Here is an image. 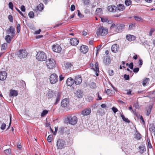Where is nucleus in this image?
<instances>
[{
	"instance_id": "38",
	"label": "nucleus",
	"mask_w": 155,
	"mask_h": 155,
	"mask_svg": "<svg viewBox=\"0 0 155 155\" xmlns=\"http://www.w3.org/2000/svg\"><path fill=\"white\" fill-rule=\"evenodd\" d=\"M89 86L92 89H95L96 87V84L94 82H91L89 84Z\"/></svg>"
},
{
	"instance_id": "14",
	"label": "nucleus",
	"mask_w": 155,
	"mask_h": 155,
	"mask_svg": "<svg viewBox=\"0 0 155 155\" xmlns=\"http://www.w3.org/2000/svg\"><path fill=\"white\" fill-rule=\"evenodd\" d=\"M79 42V40L75 38H72L70 40V43L73 46H76L78 43Z\"/></svg>"
},
{
	"instance_id": "12",
	"label": "nucleus",
	"mask_w": 155,
	"mask_h": 155,
	"mask_svg": "<svg viewBox=\"0 0 155 155\" xmlns=\"http://www.w3.org/2000/svg\"><path fill=\"white\" fill-rule=\"evenodd\" d=\"M74 81L75 84H80L82 82L81 78L79 75L75 77Z\"/></svg>"
},
{
	"instance_id": "39",
	"label": "nucleus",
	"mask_w": 155,
	"mask_h": 155,
	"mask_svg": "<svg viewBox=\"0 0 155 155\" xmlns=\"http://www.w3.org/2000/svg\"><path fill=\"white\" fill-rule=\"evenodd\" d=\"M4 152L7 155H10L11 154V149H6L4 150Z\"/></svg>"
},
{
	"instance_id": "22",
	"label": "nucleus",
	"mask_w": 155,
	"mask_h": 155,
	"mask_svg": "<svg viewBox=\"0 0 155 155\" xmlns=\"http://www.w3.org/2000/svg\"><path fill=\"white\" fill-rule=\"evenodd\" d=\"M117 7V10L120 12L123 11L125 8L124 5L121 4H119Z\"/></svg>"
},
{
	"instance_id": "35",
	"label": "nucleus",
	"mask_w": 155,
	"mask_h": 155,
	"mask_svg": "<svg viewBox=\"0 0 155 155\" xmlns=\"http://www.w3.org/2000/svg\"><path fill=\"white\" fill-rule=\"evenodd\" d=\"M8 47V44L6 43H4L2 45V51H5L7 49Z\"/></svg>"
},
{
	"instance_id": "55",
	"label": "nucleus",
	"mask_w": 155,
	"mask_h": 155,
	"mask_svg": "<svg viewBox=\"0 0 155 155\" xmlns=\"http://www.w3.org/2000/svg\"><path fill=\"white\" fill-rule=\"evenodd\" d=\"M112 109L113 111L115 113L117 112L118 110V109L114 107H112Z\"/></svg>"
},
{
	"instance_id": "61",
	"label": "nucleus",
	"mask_w": 155,
	"mask_h": 155,
	"mask_svg": "<svg viewBox=\"0 0 155 155\" xmlns=\"http://www.w3.org/2000/svg\"><path fill=\"white\" fill-rule=\"evenodd\" d=\"M134 106L136 109H138L139 108L138 103L137 102L134 104Z\"/></svg>"
},
{
	"instance_id": "16",
	"label": "nucleus",
	"mask_w": 155,
	"mask_h": 155,
	"mask_svg": "<svg viewBox=\"0 0 155 155\" xmlns=\"http://www.w3.org/2000/svg\"><path fill=\"white\" fill-rule=\"evenodd\" d=\"M7 33L8 34H10V33H11L12 35L11 36L12 37H14V35L15 34V31L14 27L13 26H11L9 29L7 31Z\"/></svg>"
},
{
	"instance_id": "19",
	"label": "nucleus",
	"mask_w": 155,
	"mask_h": 155,
	"mask_svg": "<svg viewBox=\"0 0 155 155\" xmlns=\"http://www.w3.org/2000/svg\"><path fill=\"white\" fill-rule=\"evenodd\" d=\"M119 49V47L117 44H114L111 47V50L112 52L116 53Z\"/></svg>"
},
{
	"instance_id": "23",
	"label": "nucleus",
	"mask_w": 155,
	"mask_h": 155,
	"mask_svg": "<svg viewBox=\"0 0 155 155\" xmlns=\"http://www.w3.org/2000/svg\"><path fill=\"white\" fill-rule=\"evenodd\" d=\"M75 94L76 96L79 98L82 97L83 95V93L81 90L77 91Z\"/></svg>"
},
{
	"instance_id": "49",
	"label": "nucleus",
	"mask_w": 155,
	"mask_h": 155,
	"mask_svg": "<svg viewBox=\"0 0 155 155\" xmlns=\"http://www.w3.org/2000/svg\"><path fill=\"white\" fill-rule=\"evenodd\" d=\"M83 1L85 5H87L90 3L89 0H83Z\"/></svg>"
},
{
	"instance_id": "34",
	"label": "nucleus",
	"mask_w": 155,
	"mask_h": 155,
	"mask_svg": "<svg viewBox=\"0 0 155 155\" xmlns=\"http://www.w3.org/2000/svg\"><path fill=\"white\" fill-rule=\"evenodd\" d=\"M96 13L98 15H101L103 14L102 9L101 8H97L95 11Z\"/></svg>"
},
{
	"instance_id": "10",
	"label": "nucleus",
	"mask_w": 155,
	"mask_h": 155,
	"mask_svg": "<svg viewBox=\"0 0 155 155\" xmlns=\"http://www.w3.org/2000/svg\"><path fill=\"white\" fill-rule=\"evenodd\" d=\"M7 76V73L5 71H0V80L4 81L5 80Z\"/></svg>"
},
{
	"instance_id": "63",
	"label": "nucleus",
	"mask_w": 155,
	"mask_h": 155,
	"mask_svg": "<svg viewBox=\"0 0 155 155\" xmlns=\"http://www.w3.org/2000/svg\"><path fill=\"white\" fill-rule=\"evenodd\" d=\"M75 6L74 5H72L71 7V11H73L75 10Z\"/></svg>"
},
{
	"instance_id": "17",
	"label": "nucleus",
	"mask_w": 155,
	"mask_h": 155,
	"mask_svg": "<svg viewBox=\"0 0 155 155\" xmlns=\"http://www.w3.org/2000/svg\"><path fill=\"white\" fill-rule=\"evenodd\" d=\"M74 82V81L73 79L71 78H70L67 79L66 81V84L68 86L71 87L73 85Z\"/></svg>"
},
{
	"instance_id": "45",
	"label": "nucleus",
	"mask_w": 155,
	"mask_h": 155,
	"mask_svg": "<svg viewBox=\"0 0 155 155\" xmlns=\"http://www.w3.org/2000/svg\"><path fill=\"white\" fill-rule=\"evenodd\" d=\"M132 112L135 114L136 116L138 118H140L141 116L138 113H137L136 112V110L134 109V110H132Z\"/></svg>"
},
{
	"instance_id": "8",
	"label": "nucleus",
	"mask_w": 155,
	"mask_h": 155,
	"mask_svg": "<svg viewBox=\"0 0 155 155\" xmlns=\"http://www.w3.org/2000/svg\"><path fill=\"white\" fill-rule=\"evenodd\" d=\"M52 49L54 52L59 53L61 51L62 49L59 45L55 44L52 46Z\"/></svg>"
},
{
	"instance_id": "33",
	"label": "nucleus",
	"mask_w": 155,
	"mask_h": 155,
	"mask_svg": "<svg viewBox=\"0 0 155 155\" xmlns=\"http://www.w3.org/2000/svg\"><path fill=\"white\" fill-rule=\"evenodd\" d=\"M139 148L140 150L139 152L141 154L143 153L146 150L145 147L143 145L140 146Z\"/></svg>"
},
{
	"instance_id": "7",
	"label": "nucleus",
	"mask_w": 155,
	"mask_h": 155,
	"mask_svg": "<svg viewBox=\"0 0 155 155\" xmlns=\"http://www.w3.org/2000/svg\"><path fill=\"white\" fill-rule=\"evenodd\" d=\"M65 142L63 140H58L57 143V146L58 149H62L64 147Z\"/></svg>"
},
{
	"instance_id": "42",
	"label": "nucleus",
	"mask_w": 155,
	"mask_h": 155,
	"mask_svg": "<svg viewBox=\"0 0 155 155\" xmlns=\"http://www.w3.org/2000/svg\"><path fill=\"white\" fill-rule=\"evenodd\" d=\"M48 110H44L42 111V113L41 114V116L42 117H43L47 114L48 113Z\"/></svg>"
},
{
	"instance_id": "58",
	"label": "nucleus",
	"mask_w": 155,
	"mask_h": 155,
	"mask_svg": "<svg viewBox=\"0 0 155 155\" xmlns=\"http://www.w3.org/2000/svg\"><path fill=\"white\" fill-rule=\"evenodd\" d=\"M154 29L153 28H151V29L150 31L149 32V35L150 36H151L152 35V34L153 33L154 31Z\"/></svg>"
},
{
	"instance_id": "37",
	"label": "nucleus",
	"mask_w": 155,
	"mask_h": 155,
	"mask_svg": "<svg viewBox=\"0 0 155 155\" xmlns=\"http://www.w3.org/2000/svg\"><path fill=\"white\" fill-rule=\"evenodd\" d=\"M64 65L65 68L67 69H69L70 68L72 65L69 62L66 63Z\"/></svg>"
},
{
	"instance_id": "29",
	"label": "nucleus",
	"mask_w": 155,
	"mask_h": 155,
	"mask_svg": "<svg viewBox=\"0 0 155 155\" xmlns=\"http://www.w3.org/2000/svg\"><path fill=\"white\" fill-rule=\"evenodd\" d=\"M149 130L150 132H155V125L154 124H150L149 125Z\"/></svg>"
},
{
	"instance_id": "5",
	"label": "nucleus",
	"mask_w": 155,
	"mask_h": 155,
	"mask_svg": "<svg viewBox=\"0 0 155 155\" xmlns=\"http://www.w3.org/2000/svg\"><path fill=\"white\" fill-rule=\"evenodd\" d=\"M58 76L56 74H53L50 77V82L51 84H55L58 82Z\"/></svg>"
},
{
	"instance_id": "21",
	"label": "nucleus",
	"mask_w": 155,
	"mask_h": 155,
	"mask_svg": "<svg viewBox=\"0 0 155 155\" xmlns=\"http://www.w3.org/2000/svg\"><path fill=\"white\" fill-rule=\"evenodd\" d=\"M126 39L130 41H134L136 39V37L132 35H128L126 36Z\"/></svg>"
},
{
	"instance_id": "9",
	"label": "nucleus",
	"mask_w": 155,
	"mask_h": 155,
	"mask_svg": "<svg viewBox=\"0 0 155 155\" xmlns=\"http://www.w3.org/2000/svg\"><path fill=\"white\" fill-rule=\"evenodd\" d=\"M125 25L123 24H118L116 26V30H115V33H118L121 31L122 29L124 28Z\"/></svg>"
},
{
	"instance_id": "52",
	"label": "nucleus",
	"mask_w": 155,
	"mask_h": 155,
	"mask_svg": "<svg viewBox=\"0 0 155 155\" xmlns=\"http://www.w3.org/2000/svg\"><path fill=\"white\" fill-rule=\"evenodd\" d=\"M93 99V97L91 96H88L86 98V100L88 101H91Z\"/></svg>"
},
{
	"instance_id": "24",
	"label": "nucleus",
	"mask_w": 155,
	"mask_h": 155,
	"mask_svg": "<svg viewBox=\"0 0 155 155\" xmlns=\"http://www.w3.org/2000/svg\"><path fill=\"white\" fill-rule=\"evenodd\" d=\"M61 93L60 92H58L57 94V96L56 98V100L54 103L55 105H56L58 103L59 101L61 98Z\"/></svg>"
},
{
	"instance_id": "2",
	"label": "nucleus",
	"mask_w": 155,
	"mask_h": 155,
	"mask_svg": "<svg viewBox=\"0 0 155 155\" xmlns=\"http://www.w3.org/2000/svg\"><path fill=\"white\" fill-rule=\"evenodd\" d=\"M46 64L48 69H51L55 67L56 63L54 59L48 58L46 61Z\"/></svg>"
},
{
	"instance_id": "20",
	"label": "nucleus",
	"mask_w": 155,
	"mask_h": 155,
	"mask_svg": "<svg viewBox=\"0 0 155 155\" xmlns=\"http://www.w3.org/2000/svg\"><path fill=\"white\" fill-rule=\"evenodd\" d=\"M54 93L51 91L49 90L47 92L46 96L48 97V99L51 98L54 95Z\"/></svg>"
},
{
	"instance_id": "1",
	"label": "nucleus",
	"mask_w": 155,
	"mask_h": 155,
	"mask_svg": "<svg viewBox=\"0 0 155 155\" xmlns=\"http://www.w3.org/2000/svg\"><path fill=\"white\" fill-rule=\"evenodd\" d=\"M36 58L38 61H45L47 58L46 54L43 51H40L37 52Z\"/></svg>"
},
{
	"instance_id": "64",
	"label": "nucleus",
	"mask_w": 155,
	"mask_h": 155,
	"mask_svg": "<svg viewBox=\"0 0 155 155\" xmlns=\"http://www.w3.org/2000/svg\"><path fill=\"white\" fill-rule=\"evenodd\" d=\"M133 64L132 62H131L129 65V68L131 69H133Z\"/></svg>"
},
{
	"instance_id": "43",
	"label": "nucleus",
	"mask_w": 155,
	"mask_h": 155,
	"mask_svg": "<svg viewBox=\"0 0 155 155\" xmlns=\"http://www.w3.org/2000/svg\"><path fill=\"white\" fill-rule=\"evenodd\" d=\"M134 18L136 21H140L141 20H142V18L140 17L135 16H134Z\"/></svg>"
},
{
	"instance_id": "62",
	"label": "nucleus",
	"mask_w": 155,
	"mask_h": 155,
	"mask_svg": "<svg viewBox=\"0 0 155 155\" xmlns=\"http://www.w3.org/2000/svg\"><path fill=\"white\" fill-rule=\"evenodd\" d=\"M109 74L110 76H112L114 74V72L113 70H110L109 71Z\"/></svg>"
},
{
	"instance_id": "51",
	"label": "nucleus",
	"mask_w": 155,
	"mask_h": 155,
	"mask_svg": "<svg viewBox=\"0 0 155 155\" xmlns=\"http://www.w3.org/2000/svg\"><path fill=\"white\" fill-rule=\"evenodd\" d=\"M6 124L4 123H3L1 127V129L2 130H4L5 129V127H6Z\"/></svg>"
},
{
	"instance_id": "54",
	"label": "nucleus",
	"mask_w": 155,
	"mask_h": 155,
	"mask_svg": "<svg viewBox=\"0 0 155 155\" xmlns=\"http://www.w3.org/2000/svg\"><path fill=\"white\" fill-rule=\"evenodd\" d=\"M124 78L126 80H129V76L128 75L125 74L124 75Z\"/></svg>"
},
{
	"instance_id": "18",
	"label": "nucleus",
	"mask_w": 155,
	"mask_h": 155,
	"mask_svg": "<svg viewBox=\"0 0 155 155\" xmlns=\"http://www.w3.org/2000/svg\"><path fill=\"white\" fill-rule=\"evenodd\" d=\"M91 110L90 108H87L84 110L81 113V114L84 116L88 115L91 112Z\"/></svg>"
},
{
	"instance_id": "25",
	"label": "nucleus",
	"mask_w": 155,
	"mask_h": 155,
	"mask_svg": "<svg viewBox=\"0 0 155 155\" xmlns=\"http://www.w3.org/2000/svg\"><path fill=\"white\" fill-rule=\"evenodd\" d=\"M134 137L137 140H140L141 138V134L137 131H136L134 134Z\"/></svg>"
},
{
	"instance_id": "3",
	"label": "nucleus",
	"mask_w": 155,
	"mask_h": 155,
	"mask_svg": "<svg viewBox=\"0 0 155 155\" xmlns=\"http://www.w3.org/2000/svg\"><path fill=\"white\" fill-rule=\"evenodd\" d=\"M66 121L70 124L74 125L78 122V118L76 116H69L67 117Z\"/></svg>"
},
{
	"instance_id": "56",
	"label": "nucleus",
	"mask_w": 155,
	"mask_h": 155,
	"mask_svg": "<svg viewBox=\"0 0 155 155\" xmlns=\"http://www.w3.org/2000/svg\"><path fill=\"white\" fill-rule=\"evenodd\" d=\"M17 32L18 33L20 31V25L19 24H17Z\"/></svg>"
},
{
	"instance_id": "32",
	"label": "nucleus",
	"mask_w": 155,
	"mask_h": 155,
	"mask_svg": "<svg viewBox=\"0 0 155 155\" xmlns=\"http://www.w3.org/2000/svg\"><path fill=\"white\" fill-rule=\"evenodd\" d=\"M98 64L96 62L95 63V68L96 69V70H95V71H96V75L97 76H98V72H99V68L98 67Z\"/></svg>"
},
{
	"instance_id": "31",
	"label": "nucleus",
	"mask_w": 155,
	"mask_h": 155,
	"mask_svg": "<svg viewBox=\"0 0 155 155\" xmlns=\"http://www.w3.org/2000/svg\"><path fill=\"white\" fill-rule=\"evenodd\" d=\"M36 10L41 11L44 9V5L40 3L37 6L36 8Z\"/></svg>"
},
{
	"instance_id": "41",
	"label": "nucleus",
	"mask_w": 155,
	"mask_h": 155,
	"mask_svg": "<svg viewBox=\"0 0 155 155\" xmlns=\"http://www.w3.org/2000/svg\"><path fill=\"white\" fill-rule=\"evenodd\" d=\"M125 5L128 6L132 4V2L130 0H126L125 1Z\"/></svg>"
},
{
	"instance_id": "11",
	"label": "nucleus",
	"mask_w": 155,
	"mask_h": 155,
	"mask_svg": "<svg viewBox=\"0 0 155 155\" xmlns=\"http://www.w3.org/2000/svg\"><path fill=\"white\" fill-rule=\"evenodd\" d=\"M117 7L114 5H110L107 7L108 10L110 12H115L117 10Z\"/></svg>"
},
{
	"instance_id": "44",
	"label": "nucleus",
	"mask_w": 155,
	"mask_h": 155,
	"mask_svg": "<svg viewBox=\"0 0 155 155\" xmlns=\"http://www.w3.org/2000/svg\"><path fill=\"white\" fill-rule=\"evenodd\" d=\"M28 16L31 18H33L34 16V13L33 11L30 12L28 13Z\"/></svg>"
},
{
	"instance_id": "47",
	"label": "nucleus",
	"mask_w": 155,
	"mask_h": 155,
	"mask_svg": "<svg viewBox=\"0 0 155 155\" xmlns=\"http://www.w3.org/2000/svg\"><path fill=\"white\" fill-rule=\"evenodd\" d=\"M53 137V135H49L47 138V140L49 142H51L52 140Z\"/></svg>"
},
{
	"instance_id": "48",
	"label": "nucleus",
	"mask_w": 155,
	"mask_h": 155,
	"mask_svg": "<svg viewBox=\"0 0 155 155\" xmlns=\"http://www.w3.org/2000/svg\"><path fill=\"white\" fill-rule=\"evenodd\" d=\"M147 142L148 147L149 148H151L152 147V146L151 144L150 143V140L149 139H147Z\"/></svg>"
},
{
	"instance_id": "50",
	"label": "nucleus",
	"mask_w": 155,
	"mask_h": 155,
	"mask_svg": "<svg viewBox=\"0 0 155 155\" xmlns=\"http://www.w3.org/2000/svg\"><path fill=\"white\" fill-rule=\"evenodd\" d=\"M139 68H135L133 69V71L135 73H137L139 71Z\"/></svg>"
},
{
	"instance_id": "15",
	"label": "nucleus",
	"mask_w": 155,
	"mask_h": 155,
	"mask_svg": "<svg viewBox=\"0 0 155 155\" xmlns=\"http://www.w3.org/2000/svg\"><path fill=\"white\" fill-rule=\"evenodd\" d=\"M88 48L87 46L82 45L81 46L80 48V51L81 52L83 53H86L88 51Z\"/></svg>"
},
{
	"instance_id": "27",
	"label": "nucleus",
	"mask_w": 155,
	"mask_h": 155,
	"mask_svg": "<svg viewBox=\"0 0 155 155\" xmlns=\"http://www.w3.org/2000/svg\"><path fill=\"white\" fill-rule=\"evenodd\" d=\"M103 62L105 65H108L110 62V58L108 57L104 58L103 60Z\"/></svg>"
},
{
	"instance_id": "28",
	"label": "nucleus",
	"mask_w": 155,
	"mask_h": 155,
	"mask_svg": "<svg viewBox=\"0 0 155 155\" xmlns=\"http://www.w3.org/2000/svg\"><path fill=\"white\" fill-rule=\"evenodd\" d=\"M10 94V95L12 96H16L18 95V93L17 91L15 90H11Z\"/></svg>"
},
{
	"instance_id": "57",
	"label": "nucleus",
	"mask_w": 155,
	"mask_h": 155,
	"mask_svg": "<svg viewBox=\"0 0 155 155\" xmlns=\"http://www.w3.org/2000/svg\"><path fill=\"white\" fill-rule=\"evenodd\" d=\"M8 19L9 21L11 22H13V17L11 15H9L8 16Z\"/></svg>"
},
{
	"instance_id": "26",
	"label": "nucleus",
	"mask_w": 155,
	"mask_h": 155,
	"mask_svg": "<svg viewBox=\"0 0 155 155\" xmlns=\"http://www.w3.org/2000/svg\"><path fill=\"white\" fill-rule=\"evenodd\" d=\"M150 81V79L148 78H146L144 79L143 81V85L145 87L147 85V84H148Z\"/></svg>"
},
{
	"instance_id": "4",
	"label": "nucleus",
	"mask_w": 155,
	"mask_h": 155,
	"mask_svg": "<svg viewBox=\"0 0 155 155\" xmlns=\"http://www.w3.org/2000/svg\"><path fill=\"white\" fill-rule=\"evenodd\" d=\"M107 33V29L103 27H100L97 30L96 34L98 36L99 35L104 36Z\"/></svg>"
},
{
	"instance_id": "46",
	"label": "nucleus",
	"mask_w": 155,
	"mask_h": 155,
	"mask_svg": "<svg viewBox=\"0 0 155 155\" xmlns=\"http://www.w3.org/2000/svg\"><path fill=\"white\" fill-rule=\"evenodd\" d=\"M101 21L103 22H106L107 21V18L105 17H100Z\"/></svg>"
},
{
	"instance_id": "36",
	"label": "nucleus",
	"mask_w": 155,
	"mask_h": 155,
	"mask_svg": "<svg viewBox=\"0 0 155 155\" xmlns=\"http://www.w3.org/2000/svg\"><path fill=\"white\" fill-rule=\"evenodd\" d=\"M135 24L134 23H131L129 26L128 29L130 30L134 29L135 28Z\"/></svg>"
},
{
	"instance_id": "53",
	"label": "nucleus",
	"mask_w": 155,
	"mask_h": 155,
	"mask_svg": "<svg viewBox=\"0 0 155 155\" xmlns=\"http://www.w3.org/2000/svg\"><path fill=\"white\" fill-rule=\"evenodd\" d=\"M9 7L11 9H13V5L12 2H10L8 4Z\"/></svg>"
},
{
	"instance_id": "30",
	"label": "nucleus",
	"mask_w": 155,
	"mask_h": 155,
	"mask_svg": "<svg viewBox=\"0 0 155 155\" xmlns=\"http://www.w3.org/2000/svg\"><path fill=\"white\" fill-rule=\"evenodd\" d=\"M13 37H12V36L11 37L9 35H7L5 36V41L7 43H9L10 42Z\"/></svg>"
},
{
	"instance_id": "6",
	"label": "nucleus",
	"mask_w": 155,
	"mask_h": 155,
	"mask_svg": "<svg viewBox=\"0 0 155 155\" xmlns=\"http://www.w3.org/2000/svg\"><path fill=\"white\" fill-rule=\"evenodd\" d=\"M17 54L21 59L26 58L28 55L27 52L25 50H20Z\"/></svg>"
},
{
	"instance_id": "40",
	"label": "nucleus",
	"mask_w": 155,
	"mask_h": 155,
	"mask_svg": "<svg viewBox=\"0 0 155 155\" xmlns=\"http://www.w3.org/2000/svg\"><path fill=\"white\" fill-rule=\"evenodd\" d=\"M121 117L124 121L127 123L130 122L129 120L127 118H125L123 114H121Z\"/></svg>"
},
{
	"instance_id": "59",
	"label": "nucleus",
	"mask_w": 155,
	"mask_h": 155,
	"mask_svg": "<svg viewBox=\"0 0 155 155\" xmlns=\"http://www.w3.org/2000/svg\"><path fill=\"white\" fill-rule=\"evenodd\" d=\"M139 65L140 67H141V65L143 64V61L141 59H140L139 61Z\"/></svg>"
},
{
	"instance_id": "13",
	"label": "nucleus",
	"mask_w": 155,
	"mask_h": 155,
	"mask_svg": "<svg viewBox=\"0 0 155 155\" xmlns=\"http://www.w3.org/2000/svg\"><path fill=\"white\" fill-rule=\"evenodd\" d=\"M69 104V100L68 98H66L63 100L61 102V105L62 107H67Z\"/></svg>"
},
{
	"instance_id": "60",
	"label": "nucleus",
	"mask_w": 155,
	"mask_h": 155,
	"mask_svg": "<svg viewBox=\"0 0 155 155\" xmlns=\"http://www.w3.org/2000/svg\"><path fill=\"white\" fill-rule=\"evenodd\" d=\"M21 10L23 12H24L25 11V8L24 5H22L21 8Z\"/></svg>"
}]
</instances>
